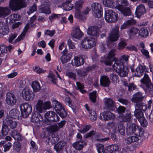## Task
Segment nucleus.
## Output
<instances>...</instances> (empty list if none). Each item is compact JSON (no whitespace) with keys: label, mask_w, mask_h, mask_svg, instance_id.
Returning a JSON list of instances; mask_svg holds the SVG:
<instances>
[{"label":"nucleus","mask_w":153,"mask_h":153,"mask_svg":"<svg viewBox=\"0 0 153 153\" xmlns=\"http://www.w3.org/2000/svg\"><path fill=\"white\" fill-rule=\"evenodd\" d=\"M106 45L105 42H102L100 46V50L102 52H104L106 51Z\"/></svg>","instance_id":"obj_57"},{"label":"nucleus","mask_w":153,"mask_h":153,"mask_svg":"<svg viewBox=\"0 0 153 153\" xmlns=\"http://www.w3.org/2000/svg\"><path fill=\"white\" fill-rule=\"evenodd\" d=\"M55 112L53 111H50L47 112L45 114V119L43 120L42 116L39 113L36 112L32 116V121L35 126L37 127H39L43 122L48 125H50L51 123V119L52 118Z\"/></svg>","instance_id":"obj_2"},{"label":"nucleus","mask_w":153,"mask_h":153,"mask_svg":"<svg viewBox=\"0 0 153 153\" xmlns=\"http://www.w3.org/2000/svg\"><path fill=\"white\" fill-rule=\"evenodd\" d=\"M45 34L48 35L51 37L53 36L55 33L54 30H47L45 31Z\"/></svg>","instance_id":"obj_60"},{"label":"nucleus","mask_w":153,"mask_h":153,"mask_svg":"<svg viewBox=\"0 0 153 153\" xmlns=\"http://www.w3.org/2000/svg\"><path fill=\"white\" fill-rule=\"evenodd\" d=\"M83 35V34L78 26L75 27L73 29V32L71 33L73 38L76 39L81 38Z\"/></svg>","instance_id":"obj_21"},{"label":"nucleus","mask_w":153,"mask_h":153,"mask_svg":"<svg viewBox=\"0 0 153 153\" xmlns=\"http://www.w3.org/2000/svg\"><path fill=\"white\" fill-rule=\"evenodd\" d=\"M131 117V114L130 112H128L125 115L121 117L122 120L124 122L130 121Z\"/></svg>","instance_id":"obj_49"},{"label":"nucleus","mask_w":153,"mask_h":153,"mask_svg":"<svg viewBox=\"0 0 153 153\" xmlns=\"http://www.w3.org/2000/svg\"><path fill=\"white\" fill-rule=\"evenodd\" d=\"M51 108V103L50 101H47L44 102L41 99L37 101L35 105L36 110L41 113Z\"/></svg>","instance_id":"obj_7"},{"label":"nucleus","mask_w":153,"mask_h":153,"mask_svg":"<svg viewBox=\"0 0 153 153\" xmlns=\"http://www.w3.org/2000/svg\"><path fill=\"white\" fill-rule=\"evenodd\" d=\"M40 12L46 14H49L51 13V11L50 8L47 7L42 8L40 9Z\"/></svg>","instance_id":"obj_54"},{"label":"nucleus","mask_w":153,"mask_h":153,"mask_svg":"<svg viewBox=\"0 0 153 153\" xmlns=\"http://www.w3.org/2000/svg\"><path fill=\"white\" fill-rule=\"evenodd\" d=\"M115 49L111 50L109 52L107 58L104 61V63L106 65H111L114 61L115 62L113 65L114 70L118 73L120 76L125 77L127 75L128 70L127 67H124L123 63H121L119 60L116 59L114 57L115 55Z\"/></svg>","instance_id":"obj_1"},{"label":"nucleus","mask_w":153,"mask_h":153,"mask_svg":"<svg viewBox=\"0 0 153 153\" xmlns=\"http://www.w3.org/2000/svg\"><path fill=\"white\" fill-rule=\"evenodd\" d=\"M10 135L14 139L17 140H20L21 139V135L16 131H13L10 133Z\"/></svg>","instance_id":"obj_39"},{"label":"nucleus","mask_w":153,"mask_h":153,"mask_svg":"<svg viewBox=\"0 0 153 153\" xmlns=\"http://www.w3.org/2000/svg\"><path fill=\"white\" fill-rule=\"evenodd\" d=\"M31 87L34 92L39 91L41 89V87L39 83L37 81L33 82L31 84Z\"/></svg>","instance_id":"obj_36"},{"label":"nucleus","mask_w":153,"mask_h":153,"mask_svg":"<svg viewBox=\"0 0 153 153\" xmlns=\"http://www.w3.org/2000/svg\"><path fill=\"white\" fill-rule=\"evenodd\" d=\"M89 118L92 121L95 120L97 118V115L96 112L94 110H91L89 112Z\"/></svg>","instance_id":"obj_47"},{"label":"nucleus","mask_w":153,"mask_h":153,"mask_svg":"<svg viewBox=\"0 0 153 153\" xmlns=\"http://www.w3.org/2000/svg\"><path fill=\"white\" fill-rule=\"evenodd\" d=\"M135 109L136 110L145 111L147 108V106L146 104L142 101L136 103Z\"/></svg>","instance_id":"obj_29"},{"label":"nucleus","mask_w":153,"mask_h":153,"mask_svg":"<svg viewBox=\"0 0 153 153\" xmlns=\"http://www.w3.org/2000/svg\"><path fill=\"white\" fill-rule=\"evenodd\" d=\"M118 18L117 14L112 10L107 11L105 12V19L107 22L112 23L116 22Z\"/></svg>","instance_id":"obj_10"},{"label":"nucleus","mask_w":153,"mask_h":153,"mask_svg":"<svg viewBox=\"0 0 153 153\" xmlns=\"http://www.w3.org/2000/svg\"><path fill=\"white\" fill-rule=\"evenodd\" d=\"M9 6L12 10H19L26 6V0H10Z\"/></svg>","instance_id":"obj_8"},{"label":"nucleus","mask_w":153,"mask_h":153,"mask_svg":"<svg viewBox=\"0 0 153 153\" xmlns=\"http://www.w3.org/2000/svg\"><path fill=\"white\" fill-rule=\"evenodd\" d=\"M119 147L117 144H112L108 146L105 150V153H114L117 152Z\"/></svg>","instance_id":"obj_24"},{"label":"nucleus","mask_w":153,"mask_h":153,"mask_svg":"<svg viewBox=\"0 0 153 153\" xmlns=\"http://www.w3.org/2000/svg\"><path fill=\"white\" fill-rule=\"evenodd\" d=\"M136 130V125L134 124H132L127 128L126 132L129 135L134 133Z\"/></svg>","instance_id":"obj_37"},{"label":"nucleus","mask_w":153,"mask_h":153,"mask_svg":"<svg viewBox=\"0 0 153 153\" xmlns=\"http://www.w3.org/2000/svg\"><path fill=\"white\" fill-rule=\"evenodd\" d=\"M20 19V16L17 14H13L9 16L8 17L9 20L11 22H13V21L18 20Z\"/></svg>","instance_id":"obj_44"},{"label":"nucleus","mask_w":153,"mask_h":153,"mask_svg":"<svg viewBox=\"0 0 153 153\" xmlns=\"http://www.w3.org/2000/svg\"><path fill=\"white\" fill-rule=\"evenodd\" d=\"M139 140V138L137 136H129L125 139L126 143L128 144H130L131 143L137 142Z\"/></svg>","instance_id":"obj_32"},{"label":"nucleus","mask_w":153,"mask_h":153,"mask_svg":"<svg viewBox=\"0 0 153 153\" xmlns=\"http://www.w3.org/2000/svg\"><path fill=\"white\" fill-rule=\"evenodd\" d=\"M10 10L8 7H0V17H4L10 13Z\"/></svg>","instance_id":"obj_30"},{"label":"nucleus","mask_w":153,"mask_h":153,"mask_svg":"<svg viewBox=\"0 0 153 153\" xmlns=\"http://www.w3.org/2000/svg\"><path fill=\"white\" fill-rule=\"evenodd\" d=\"M113 0H102V1L104 5L106 7H115V3H113Z\"/></svg>","instance_id":"obj_40"},{"label":"nucleus","mask_w":153,"mask_h":153,"mask_svg":"<svg viewBox=\"0 0 153 153\" xmlns=\"http://www.w3.org/2000/svg\"><path fill=\"white\" fill-rule=\"evenodd\" d=\"M107 127L111 133H116L118 131L121 135H125V127L122 122H119L117 124L114 122H109L107 124Z\"/></svg>","instance_id":"obj_5"},{"label":"nucleus","mask_w":153,"mask_h":153,"mask_svg":"<svg viewBox=\"0 0 153 153\" xmlns=\"http://www.w3.org/2000/svg\"><path fill=\"white\" fill-rule=\"evenodd\" d=\"M91 126L90 125H86L83 129L79 130V131L82 133H84L88 131L90 129Z\"/></svg>","instance_id":"obj_56"},{"label":"nucleus","mask_w":153,"mask_h":153,"mask_svg":"<svg viewBox=\"0 0 153 153\" xmlns=\"http://www.w3.org/2000/svg\"><path fill=\"white\" fill-rule=\"evenodd\" d=\"M77 89L79 90V91L82 94H85L87 92V91L83 88H84V85L79 82H76Z\"/></svg>","instance_id":"obj_45"},{"label":"nucleus","mask_w":153,"mask_h":153,"mask_svg":"<svg viewBox=\"0 0 153 153\" xmlns=\"http://www.w3.org/2000/svg\"><path fill=\"white\" fill-rule=\"evenodd\" d=\"M140 82L144 86L143 89L147 94H152L153 93V84H152L148 74H145Z\"/></svg>","instance_id":"obj_6"},{"label":"nucleus","mask_w":153,"mask_h":153,"mask_svg":"<svg viewBox=\"0 0 153 153\" xmlns=\"http://www.w3.org/2000/svg\"><path fill=\"white\" fill-rule=\"evenodd\" d=\"M61 54L62 55L61 56L60 59L62 64L67 63L71 59V55L70 53H68V51L67 49H64L61 52Z\"/></svg>","instance_id":"obj_18"},{"label":"nucleus","mask_w":153,"mask_h":153,"mask_svg":"<svg viewBox=\"0 0 153 153\" xmlns=\"http://www.w3.org/2000/svg\"><path fill=\"white\" fill-rule=\"evenodd\" d=\"M22 96L23 98L26 101L32 100L35 97V94L31 89L25 88L22 92Z\"/></svg>","instance_id":"obj_12"},{"label":"nucleus","mask_w":153,"mask_h":153,"mask_svg":"<svg viewBox=\"0 0 153 153\" xmlns=\"http://www.w3.org/2000/svg\"><path fill=\"white\" fill-rule=\"evenodd\" d=\"M20 108L22 114L25 117H28L32 111L31 106L27 103L22 104L20 105Z\"/></svg>","instance_id":"obj_13"},{"label":"nucleus","mask_w":153,"mask_h":153,"mask_svg":"<svg viewBox=\"0 0 153 153\" xmlns=\"http://www.w3.org/2000/svg\"><path fill=\"white\" fill-rule=\"evenodd\" d=\"M66 75L68 77L72 78L74 79H75L76 77V74L72 72H69L66 73Z\"/></svg>","instance_id":"obj_63"},{"label":"nucleus","mask_w":153,"mask_h":153,"mask_svg":"<svg viewBox=\"0 0 153 153\" xmlns=\"http://www.w3.org/2000/svg\"><path fill=\"white\" fill-rule=\"evenodd\" d=\"M134 114L138 119L142 126L146 127L147 125V123L143 116V111L139 110H136L134 111Z\"/></svg>","instance_id":"obj_14"},{"label":"nucleus","mask_w":153,"mask_h":153,"mask_svg":"<svg viewBox=\"0 0 153 153\" xmlns=\"http://www.w3.org/2000/svg\"><path fill=\"white\" fill-rule=\"evenodd\" d=\"M48 77L50 78L51 81L54 83L56 82V78L54 74L52 72H50L48 76Z\"/></svg>","instance_id":"obj_55"},{"label":"nucleus","mask_w":153,"mask_h":153,"mask_svg":"<svg viewBox=\"0 0 153 153\" xmlns=\"http://www.w3.org/2000/svg\"><path fill=\"white\" fill-rule=\"evenodd\" d=\"M119 29V27L117 26L112 28L108 38L110 42L115 41L118 39Z\"/></svg>","instance_id":"obj_16"},{"label":"nucleus","mask_w":153,"mask_h":153,"mask_svg":"<svg viewBox=\"0 0 153 153\" xmlns=\"http://www.w3.org/2000/svg\"><path fill=\"white\" fill-rule=\"evenodd\" d=\"M65 101L66 104L68 105L70 107H72V102L69 97H66Z\"/></svg>","instance_id":"obj_64"},{"label":"nucleus","mask_w":153,"mask_h":153,"mask_svg":"<svg viewBox=\"0 0 153 153\" xmlns=\"http://www.w3.org/2000/svg\"><path fill=\"white\" fill-rule=\"evenodd\" d=\"M127 0H116L115 3V8L125 16H128L131 14L130 9L126 6L128 5Z\"/></svg>","instance_id":"obj_3"},{"label":"nucleus","mask_w":153,"mask_h":153,"mask_svg":"<svg viewBox=\"0 0 153 153\" xmlns=\"http://www.w3.org/2000/svg\"><path fill=\"white\" fill-rule=\"evenodd\" d=\"M48 129L49 131L51 132H55L59 131V128L57 124L53 125L48 127Z\"/></svg>","instance_id":"obj_43"},{"label":"nucleus","mask_w":153,"mask_h":153,"mask_svg":"<svg viewBox=\"0 0 153 153\" xmlns=\"http://www.w3.org/2000/svg\"><path fill=\"white\" fill-rule=\"evenodd\" d=\"M148 33L147 29L145 27H142L139 30V35L143 37H147L148 35Z\"/></svg>","instance_id":"obj_41"},{"label":"nucleus","mask_w":153,"mask_h":153,"mask_svg":"<svg viewBox=\"0 0 153 153\" xmlns=\"http://www.w3.org/2000/svg\"><path fill=\"white\" fill-rule=\"evenodd\" d=\"M131 70L132 72H134V75L138 77H140L142 76L144 74V71L147 72L149 71L147 68L141 65H139L135 70L134 71L132 69Z\"/></svg>","instance_id":"obj_15"},{"label":"nucleus","mask_w":153,"mask_h":153,"mask_svg":"<svg viewBox=\"0 0 153 153\" xmlns=\"http://www.w3.org/2000/svg\"><path fill=\"white\" fill-rule=\"evenodd\" d=\"M92 13L95 17L100 18L102 16V9L101 5L97 3H94L91 5Z\"/></svg>","instance_id":"obj_9"},{"label":"nucleus","mask_w":153,"mask_h":153,"mask_svg":"<svg viewBox=\"0 0 153 153\" xmlns=\"http://www.w3.org/2000/svg\"><path fill=\"white\" fill-rule=\"evenodd\" d=\"M9 131L8 127L6 125L3 124L2 125L1 133L3 135H6Z\"/></svg>","instance_id":"obj_52"},{"label":"nucleus","mask_w":153,"mask_h":153,"mask_svg":"<svg viewBox=\"0 0 153 153\" xmlns=\"http://www.w3.org/2000/svg\"><path fill=\"white\" fill-rule=\"evenodd\" d=\"M88 37V49H90L94 47L95 46L96 42L94 38L91 37Z\"/></svg>","instance_id":"obj_42"},{"label":"nucleus","mask_w":153,"mask_h":153,"mask_svg":"<svg viewBox=\"0 0 153 153\" xmlns=\"http://www.w3.org/2000/svg\"><path fill=\"white\" fill-rule=\"evenodd\" d=\"M36 10V6L35 4H33L29 8V10L27 13L28 15L33 13Z\"/></svg>","instance_id":"obj_58"},{"label":"nucleus","mask_w":153,"mask_h":153,"mask_svg":"<svg viewBox=\"0 0 153 153\" xmlns=\"http://www.w3.org/2000/svg\"><path fill=\"white\" fill-rule=\"evenodd\" d=\"M88 37H86L81 42V46L82 48L85 49H88Z\"/></svg>","instance_id":"obj_48"},{"label":"nucleus","mask_w":153,"mask_h":153,"mask_svg":"<svg viewBox=\"0 0 153 153\" xmlns=\"http://www.w3.org/2000/svg\"><path fill=\"white\" fill-rule=\"evenodd\" d=\"M88 35L94 36H99V30L98 28L96 27H89L87 30Z\"/></svg>","instance_id":"obj_22"},{"label":"nucleus","mask_w":153,"mask_h":153,"mask_svg":"<svg viewBox=\"0 0 153 153\" xmlns=\"http://www.w3.org/2000/svg\"><path fill=\"white\" fill-rule=\"evenodd\" d=\"M115 116L113 113L109 111H104L100 114V118L101 119L105 120H114Z\"/></svg>","instance_id":"obj_17"},{"label":"nucleus","mask_w":153,"mask_h":153,"mask_svg":"<svg viewBox=\"0 0 153 153\" xmlns=\"http://www.w3.org/2000/svg\"><path fill=\"white\" fill-rule=\"evenodd\" d=\"M19 114V112L18 110L16 109H13L10 111L9 114L11 118L16 119L18 118Z\"/></svg>","instance_id":"obj_34"},{"label":"nucleus","mask_w":153,"mask_h":153,"mask_svg":"<svg viewBox=\"0 0 153 153\" xmlns=\"http://www.w3.org/2000/svg\"><path fill=\"white\" fill-rule=\"evenodd\" d=\"M5 123L6 124L9 126L12 129L15 128L16 126L17 123L15 121L11 120H10L8 117H7L5 119Z\"/></svg>","instance_id":"obj_35"},{"label":"nucleus","mask_w":153,"mask_h":153,"mask_svg":"<svg viewBox=\"0 0 153 153\" xmlns=\"http://www.w3.org/2000/svg\"><path fill=\"white\" fill-rule=\"evenodd\" d=\"M71 1L72 0H67L65 3H63L62 4L59 5V7H63L64 10H70L73 7V5L71 3Z\"/></svg>","instance_id":"obj_26"},{"label":"nucleus","mask_w":153,"mask_h":153,"mask_svg":"<svg viewBox=\"0 0 153 153\" xmlns=\"http://www.w3.org/2000/svg\"><path fill=\"white\" fill-rule=\"evenodd\" d=\"M16 98L15 96L13 93L8 92L7 94L6 102L9 105H13L16 102Z\"/></svg>","instance_id":"obj_19"},{"label":"nucleus","mask_w":153,"mask_h":153,"mask_svg":"<svg viewBox=\"0 0 153 153\" xmlns=\"http://www.w3.org/2000/svg\"><path fill=\"white\" fill-rule=\"evenodd\" d=\"M12 146V144L10 142H8L3 145L4 148V151L6 152L8 151Z\"/></svg>","instance_id":"obj_61"},{"label":"nucleus","mask_w":153,"mask_h":153,"mask_svg":"<svg viewBox=\"0 0 153 153\" xmlns=\"http://www.w3.org/2000/svg\"><path fill=\"white\" fill-rule=\"evenodd\" d=\"M84 2L83 0H78L75 3V8L76 10L75 16L77 18L81 19H85V15L88 14L91 10L90 7H87L86 10L83 12L81 13L79 12V10L82 8Z\"/></svg>","instance_id":"obj_4"},{"label":"nucleus","mask_w":153,"mask_h":153,"mask_svg":"<svg viewBox=\"0 0 153 153\" xmlns=\"http://www.w3.org/2000/svg\"><path fill=\"white\" fill-rule=\"evenodd\" d=\"M84 62L83 58L80 56H75L72 61V65L76 66H80L83 65Z\"/></svg>","instance_id":"obj_25"},{"label":"nucleus","mask_w":153,"mask_h":153,"mask_svg":"<svg viewBox=\"0 0 153 153\" xmlns=\"http://www.w3.org/2000/svg\"><path fill=\"white\" fill-rule=\"evenodd\" d=\"M104 102L106 109L114 110L116 108L114 101L110 98H104Z\"/></svg>","instance_id":"obj_20"},{"label":"nucleus","mask_w":153,"mask_h":153,"mask_svg":"<svg viewBox=\"0 0 153 153\" xmlns=\"http://www.w3.org/2000/svg\"><path fill=\"white\" fill-rule=\"evenodd\" d=\"M73 147L76 149L80 150L82 149L84 146L86 145V143L83 140L78 141L73 144Z\"/></svg>","instance_id":"obj_28"},{"label":"nucleus","mask_w":153,"mask_h":153,"mask_svg":"<svg viewBox=\"0 0 153 153\" xmlns=\"http://www.w3.org/2000/svg\"><path fill=\"white\" fill-rule=\"evenodd\" d=\"M53 102L55 105V110L59 116L62 118L65 117L67 113L62 104L56 100H53Z\"/></svg>","instance_id":"obj_11"},{"label":"nucleus","mask_w":153,"mask_h":153,"mask_svg":"<svg viewBox=\"0 0 153 153\" xmlns=\"http://www.w3.org/2000/svg\"><path fill=\"white\" fill-rule=\"evenodd\" d=\"M17 82V85L19 88H23L25 85V81L24 80H18Z\"/></svg>","instance_id":"obj_62"},{"label":"nucleus","mask_w":153,"mask_h":153,"mask_svg":"<svg viewBox=\"0 0 153 153\" xmlns=\"http://www.w3.org/2000/svg\"><path fill=\"white\" fill-rule=\"evenodd\" d=\"M33 69L38 74L43 73H44L45 71L44 70H43L39 67H34L33 68Z\"/></svg>","instance_id":"obj_59"},{"label":"nucleus","mask_w":153,"mask_h":153,"mask_svg":"<svg viewBox=\"0 0 153 153\" xmlns=\"http://www.w3.org/2000/svg\"><path fill=\"white\" fill-rule=\"evenodd\" d=\"M110 82L109 79L107 76L103 75L100 77V83L101 85L107 87L109 86Z\"/></svg>","instance_id":"obj_27"},{"label":"nucleus","mask_w":153,"mask_h":153,"mask_svg":"<svg viewBox=\"0 0 153 153\" xmlns=\"http://www.w3.org/2000/svg\"><path fill=\"white\" fill-rule=\"evenodd\" d=\"M139 31V30L137 28L133 27L131 28L128 30V34L129 37L131 39L132 36L137 34Z\"/></svg>","instance_id":"obj_38"},{"label":"nucleus","mask_w":153,"mask_h":153,"mask_svg":"<svg viewBox=\"0 0 153 153\" xmlns=\"http://www.w3.org/2000/svg\"><path fill=\"white\" fill-rule=\"evenodd\" d=\"M96 146L98 153H105V150H105L103 145L97 143L96 144Z\"/></svg>","instance_id":"obj_46"},{"label":"nucleus","mask_w":153,"mask_h":153,"mask_svg":"<svg viewBox=\"0 0 153 153\" xmlns=\"http://www.w3.org/2000/svg\"><path fill=\"white\" fill-rule=\"evenodd\" d=\"M129 57V56L128 55H123L121 56L120 59L119 60L120 61L121 63H123V65H124L125 63H128Z\"/></svg>","instance_id":"obj_51"},{"label":"nucleus","mask_w":153,"mask_h":153,"mask_svg":"<svg viewBox=\"0 0 153 153\" xmlns=\"http://www.w3.org/2000/svg\"><path fill=\"white\" fill-rule=\"evenodd\" d=\"M89 98L93 102H94L96 101L97 97V91H94L89 94Z\"/></svg>","instance_id":"obj_50"},{"label":"nucleus","mask_w":153,"mask_h":153,"mask_svg":"<svg viewBox=\"0 0 153 153\" xmlns=\"http://www.w3.org/2000/svg\"><path fill=\"white\" fill-rule=\"evenodd\" d=\"M59 140L58 136L56 134H53L52 137L50 138L48 137L46 141L48 143H51V144H54Z\"/></svg>","instance_id":"obj_33"},{"label":"nucleus","mask_w":153,"mask_h":153,"mask_svg":"<svg viewBox=\"0 0 153 153\" xmlns=\"http://www.w3.org/2000/svg\"><path fill=\"white\" fill-rule=\"evenodd\" d=\"M4 28L2 29V31L3 32H0V34L3 35L7 34L10 31V29L8 26L5 24L4 25Z\"/></svg>","instance_id":"obj_53"},{"label":"nucleus","mask_w":153,"mask_h":153,"mask_svg":"<svg viewBox=\"0 0 153 153\" xmlns=\"http://www.w3.org/2000/svg\"><path fill=\"white\" fill-rule=\"evenodd\" d=\"M143 98V96L142 93L139 92L136 93L133 95L131 100L132 102L137 103L142 100Z\"/></svg>","instance_id":"obj_31"},{"label":"nucleus","mask_w":153,"mask_h":153,"mask_svg":"<svg viewBox=\"0 0 153 153\" xmlns=\"http://www.w3.org/2000/svg\"><path fill=\"white\" fill-rule=\"evenodd\" d=\"M146 11L144 6L143 4H140L136 8L135 12L136 16L138 18H140L142 15L145 13Z\"/></svg>","instance_id":"obj_23"}]
</instances>
